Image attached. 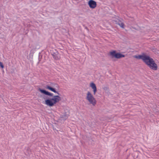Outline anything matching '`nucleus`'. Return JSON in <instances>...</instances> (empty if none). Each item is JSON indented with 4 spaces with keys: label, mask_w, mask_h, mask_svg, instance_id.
Masks as SVG:
<instances>
[{
    "label": "nucleus",
    "mask_w": 159,
    "mask_h": 159,
    "mask_svg": "<svg viewBox=\"0 0 159 159\" xmlns=\"http://www.w3.org/2000/svg\"><path fill=\"white\" fill-rule=\"evenodd\" d=\"M39 90L41 93H43L46 95L49 96L50 97H53V94L52 93H50V92L47 91L46 90L41 89L40 88L39 89Z\"/></svg>",
    "instance_id": "0eeeda50"
},
{
    "label": "nucleus",
    "mask_w": 159,
    "mask_h": 159,
    "mask_svg": "<svg viewBox=\"0 0 159 159\" xmlns=\"http://www.w3.org/2000/svg\"><path fill=\"white\" fill-rule=\"evenodd\" d=\"M45 100V104L49 107H52L61 100V97L58 95H55L52 98L47 97Z\"/></svg>",
    "instance_id": "f03ea898"
},
{
    "label": "nucleus",
    "mask_w": 159,
    "mask_h": 159,
    "mask_svg": "<svg viewBox=\"0 0 159 159\" xmlns=\"http://www.w3.org/2000/svg\"><path fill=\"white\" fill-rule=\"evenodd\" d=\"M90 86L93 89L94 94H95L97 91V88L96 85L94 83H91L90 84Z\"/></svg>",
    "instance_id": "6e6552de"
},
{
    "label": "nucleus",
    "mask_w": 159,
    "mask_h": 159,
    "mask_svg": "<svg viewBox=\"0 0 159 159\" xmlns=\"http://www.w3.org/2000/svg\"><path fill=\"white\" fill-rule=\"evenodd\" d=\"M0 66L2 68H3L4 66L3 65L2 63L0 61Z\"/></svg>",
    "instance_id": "f8f14e48"
},
{
    "label": "nucleus",
    "mask_w": 159,
    "mask_h": 159,
    "mask_svg": "<svg viewBox=\"0 0 159 159\" xmlns=\"http://www.w3.org/2000/svg\"><path fill=\"white\" fill-rule=\"evenodd\" d=\"M110 54L112 58L114 57L116 58L119 59L125 57L124 55L119 53H116V51H113L112 52H110Z\"/></svg>",
    "instance_id": "20e7f679"
},
{
    "label": "nucleus",
    "mask_w": 159,
    "mask_h": 159,
    "mask_svg": "<svg viewBox=\"0 0 159 159\" xmlns=\"http://www.w3.org/2000/svg\"><path fill=\"white\" fill-rule=\"evenodd\" d=\"M51 53L54 59L56 60L60 59V56L58 52L55 49L51 51Z\"/></svg>",
    "instance_id": "39448f33"
},
{
    "label": "nucleus",
    "mask_w": 159,
    "mask_h": 159,
    "mask_svg": "<svg viewBox=\"0 0 159 159\" xmlns=\"http://www.w3.org/2000/svg\"><path fill=\"white\" fill-rule=\"evenodd\" d=\"M46 88L48 89L49 90L52 91L53 92L55 93H57L59 95H60V94L54 88H53L48 85H47L46 87Z\"/></svg>",
    "instance_id": "1a4fd4ad"
},
{
    "label": "nucleus",
    "mask_w": 159,
    "mask_h": 159,
    "mask_svg": "<svg viewBox=\"0 0 159 159\" xmlns=\"http://www.w3.org/2000/svg\"><path fill=\"white\" fill-rule=\"evenodd\" d=\"M116 24L118 25L121 27L122 28H124V24L121 21L118 20V21H116Z\"/></svg>",
    "instance_id": "9d476101"
},
{
    "label": "nucleus",
    "mask_w": 159,
    "mask_h": 159,
    "mask_svg": "<svg viewBox=\"0 0 159 159\" xmlns=\"http://www.w3.org/2000/svg\"><path fill=\"white\" fill-rule=\"evenodd\" d=\"M134 57L139 59H142L145 64L151 69L157 70V65L155 63L152 58L145 53H143L142 55H135Z\"/></svg>",
    "instance_id": "f257e3e1"
},
{
    "label": "nucleus",
    "mask_w": 159,
    "mask_h": 159,
    "mask_svg": "<svg viewBox=\"0 0 159 159\" xmlns=\"http://www.w3.org/2000/svg\"><path fill=\"white\" fill-rule=\"evenodd\" d=\"M86 98L93 105L95 106L96 104V101L95 98L89 91L87 92Z\"/></svg>",
    "instance_id": "7ed1b4c3"
},
{
    "label": "nucleus",
    "mask_w": 159,
    "mask_h": 159,
    "mask_svg": "<svg viewBox=\"0 0 159 159\" xmlns=\"http://www.w3.org/2000/svg\"><path fill=\"white\" fill-rule=\"evenodd\" d=\"M89 7L92 9L95 8L97 6L96 2L93 0H90L88 3Z\"/></svg>",
    "instance_id": "423d86ee"
},
{
    "label": "nucleus",
    "mask_w": 159,
    "mask_h": 159,
    "mask_svg": "<svg viewBox=\"0 0 159 159\" xmlns=\"http://www.w3.org/2000/svg\"><path fill=\"white\" fill-rule=\"evenodd\" d=\"M103 89L105 91H108L109 90V88L107 86H104L103 87Z\"/></svg>",
    "instance_id": "9b49d317"
}]
</instances>
